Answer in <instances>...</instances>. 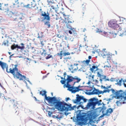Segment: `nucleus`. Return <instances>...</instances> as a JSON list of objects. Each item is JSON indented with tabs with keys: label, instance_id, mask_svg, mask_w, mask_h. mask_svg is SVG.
<instances>
[{
	"label": "nucleus",
	"instance_id": "1",
	"mask_svg": "<svg viewBox=\"0 0 126 126\" xmlns=\"http://www.w3.org/2000/svg\"><path fill=\"white\" fill-rule=\"evenodd\" d=\"M106 107L103 106L102 107H100L96 109L94 111L91 110L88 112L87 116L84 115H80L77 117V119L81 121L82 124L86 125L88 124L87 121L89 120V122L92 121L100 114L102 111V113H104L106 110Z\"/></svg>",
	"mask_w": 126,
	"mask_h": 126
},
{
	"label": "nucleus",
	"instance_id": "2",
	"mask_svg": "<svg viewBox=\"0 0 126 126\" xmlns=\"http://www.w3.org/2000/svg\"><path fill=\"white\" fill-rule=\"evenodd\" d=\"M48 105L53 106H55V108L61 111H68L69 110H72L75 108H78L81 107L82 109L87 110L89 108L90 106L98 104L99 105L100 103H88L85 106L79 105L77 107L76 105H74L71 107V104H68L66 103H46Z\"/></svg>",
	"mask_w": 126,
	"mask_h": 126
},
{
	"label": "nucleus",
	"instance_id": "3",
	"mask_svg": "<svg viewBox=\"0 0 126 126\" xmlns=\"http://www.w3.org/2000/svg\"><path fill=\"white\" fill-rule=\"evenodd\" d=\"M66 85L65 84L66 87L68 88V90L71 91L72 93H75L80 91H82L83 89L81 88L85 87L84 86H81L79 85L77 87H75L74 85L76 83L79 82L81 80L77 76L74 77L69 75H67L66 79Z\"/></svg>",
	"mask_w": 126,
	"mask_h": 126
},
{
	"label": "nucleus",
	"instance_id": "4",
	"mask_svg": "<svg viewBox=\"0 0 126 126\" xmlns=\"http://www.w3.org/2000/svg\"><path fill=\"white\" fill-rule=\"evenodd\" d=\"M0 65L3 70L6 69L7 72L8 73L12 74L14 78L19 79L20 80H23L24 79H26V77L22 75L18 72L17 65H11L8 69V65L6 63L1 62L0 63Z\"/></svg>",
	"mask_w": 126,
	"mask_h": 126
},
{
	"label": "nucleus",
	"instance_id": "5",
	"mask_svg": "<svg viewBox=\"0 0 126 126\" xmlns=\"http://www.w3.org/2000/svg\"><path fill=\"white\" fill-rule=\"evenodd\" d=\"M46 93V92L45 90L41 91L40 92V94L42 96H45V100H46L48 102H64V101H61V99L60 97L47 96Z\"/></svg>",
	"mask_w": 126,
	"mask_h": 126
},
{
	"label": "nucleus",
	"instance_id": "6",
	"mask_svg": "<svg viewBox=\"0 0 126 126\" xmlns=\"http://www.w3.org/2000/svg\"><path fill=\"white\" fill-rule=\"evenodd\" d=\"M117 21L114 20H111L109 21L108 23L109 26L112 28L116 30H118V34L119 36H122L124 34V32L121 31L122 29L117 23Z\"/></svg>",
	"mask_w": 126,
	"mask_h": 126
},
{
	"label": "nucleus",
	"instance_id": "7",
	"mask_svg": "<svg viewBox=\"0 0 126 126\" xmlns=\"http://www.w3.org/2000/svg\"><path fill=\"white\" fill-rule=\"evenodd\" d=\"M86 91L87 92L90 91V92H88V93H89L90 94H97L99 95L101 94L102 93V91L96 89L94 87H91L90 89L89 90H86Z\"/></svg>",
	"mask_w": 126,
	"mask_h": 126
},
{
	"label": "nucleus",
	"instance_id": "8",
	"mask_svg": "<svg viewBox=\"0 0 126 126\" xmlns=\"http://www.w3.org/2000/svg\"><path fill=\"white\" fill-rule=\"evenodd\" d=\"M76 96V99L74 100V102H83V101L86 102L87 100L83 96L79 95L78 94H77Z\"/></svg>",
	"mask_w": 126,
	"mask_h": 126
},
{
	"label": "nucleus",
	"instance_id": "9",
	"mask_svg": "<svg viewBox=\"0 0 126 126\" xmlns=\"http://www.w3.org/2000/svg\"><path fill=\"white\" fill-rule=\"evenodd\" d=\"M21 5L23 4V5L22 6L23 7L29 9H31L34 7L36 5L34 2H32L30 4H28L26 5H25V4L23 2L21 3Z\"/></svg>",
	"mask_w": 126,
	"mask_h": 126
},
{
	"label": "nucleus",
	"instance_id": "10",
	"mask_svg": "<svg viewBox=\"0 0 126 126\" xmlns=\"http://www.w3.org/2000/svg\"><path fill=\"white\" fill-rule=\"evenodd\" d=\"M101 55L104 58H106L107 60H110L111 59L112 55L109 53H108L106 51H103L101 54Z\"/></svg>",
	"mask_w": 126,
	"mask_h": 126
},
{
	"label": "nucleus",
	"instance_id": "11",
	"mask_svg": "<svg viewBox=\"0 0 126 126\" xmlns=\"http://www.w3.org/2000/svg\"><path fill=\"white\" fill-rule=\"evenodd\" d=\"M41 15L42 16L44 17V19L46 20H47L49 21L50 20V17L49 16V14L47 12V14L45 12H44L43 11L41 12Z\"/></svg>",
	"mask_w": 126,
	"mask_h": 126
},
{
	"label": "nucleus",
	"instance_id": "12",
	"mask_svg": "<svg viewBox=\"0 0 126 126\" xmlns=\"http://www.w3.org/2000/svg\"><path fill=\"white\" fill-rule=\"evenodd\" d=\"M70 53L69 52H63V51H61L60 53H57V55L60 57V59H62L63 56H65L67 55H70Z\"/></svg>",
	"mask_w": 126,
	"mask_h": 126
},
{
	"label": "nucleus",
	"instance_id": "13",
	"mask_svg": "<svg viewBox=\"0 0 126 126\" xmlns=\"http://www.w3.org/2000/svg\"><path fill=\"white\" fill-rule=\"evenodd\" d=\"M120 92H122L121 90H120L119 91H116V93H115V94L116 95L117 98H121V99L123 101L124 100L123 98L125 97L122 96V93H120Z\"/></svg>",
	"mask_w": 126,
	"mask_h": 126
},
{
	"label": "nucleus",
	"instance_id": "14",
	"mask_svg": "<svg viewBox=\"0 0 126 126\" xmlns=\"http://www.w3.org/2000/svg\"><path fill=\"white\" fill-rule=\"evenodd\" d=\"M21 44L23 45V46L22 47H20L19 46L17 45H16L15 43H14L11 47V49L12 50H14L15 49L17 48L18 49H20L21 50H23L24 48V44L22 43Z\"/></svg>",
	"mask_w": 126,
	"mask_h": 126
},
{
	"label": "nucleus",
	"instance_id": "15",
	"mask_svg": "<svg viewBox=\"0 0 126 126\" xmlns=\"http://www.w3.org/2000/svg\"><path fill=\"white\" fill-rule=\"evenodd\" d=\"M113 111V109L111 108L108 109L106 110V112L105 113H103L102 115L100 116L99 118H102L105 115L109 116Z\"/></svg>",
	"mask_w": 126,
	"mask_h": 126
},
{
	"label": "nucleus",
	"instance_id": "16",
	"mask_svg": "<svg viewBox=\"0 0 126 126\" xmlns=\"http://www.w3.org/2000/svg\"><path fill=\"white\" fill-rule=\"evenodd\" d=\"M117 30H116L115 29H114L112 31L109 32V35H110V38H114L116 36V34H117L118 35H119L117 34L118 33V32H117V33H116L115 32V31H117Z\"/></svg>",
	"mask_w": 126,
	"mask_h": 126
},
{
	"label": "nucleus",
	"instance_id": "17",
	"mask_svg": "<svg viewBox=\"0 0 126 126\" xmlns=\"http://www.w3.org/2000/svg\"><path fill=\"white\" fill-rule=\"evenodd\" d=\"M78 65V64H74V65L71 66L70 69L71 72L73 73L77 71L78 68L77 66V65Z\"/></svg>",
	"mask_w": 126,
	"mask_h": 126
},
{
	"label": "nucleus",
	"instance_id": "18",
	"mask_svg": "<svg viewBox=\"0 0 126 126\" xmlns=\"http://www.w3.org/2000/svg\"><path fill=\"white\" fill-rule=\"evenodd\" d=\"M0 9L1 10L5 11H8V4H1L0 3Z\"/></svg>",
	"mask_w": 126,
	"mask_h": 126
},
{
	"label": "nucleus",
	"instance_id": "19",
	"mask_svg": "<svg viewBox=\"0 0 126 126\" xmlns=\"http://www.w3.org/2000/svg\"><path fill=\"white\" fill-rule=\"evenodd\" d=\"M88 102H99L98 99L94 97L91 98L88 100Z\"/></svg>",
	"mask_w": 126,
	"mask_h": 126
},
{
	"label": "nucleus",
	"instance_id": "20",
	"mask_svg": "<svg viewBox=\"0 0 126 126\" xmlns=\"http://www.w3.org/2000/svg\"><path fill=\"white\" fill-rule=\"evenodd\" d=\"M97 70V66H93L90 69V71L92 72H94Z\"/></svg>",
	"mask_w": 126,
	"mask_h": 126
},
{
	"label": "nucleus",
	"instance_id": "21",
	"mask_svg": "<svg viewBox=\"0 0 126 126\" xmlns=\"http://www.w3.org/2000/svg\"><path fill=\"white\" fill-rule=\"evenodd\" d=\"M97 75L100 78H101L103 79H105L106 78V77L105 75H101L100 73L98 72L97 73Z\"/></svg>",
	"mask_w": 126,
	"mask_h": 126
},
{
	"label": "nucleus",
	"instance_id": "22",
	"mask_svg": "<svg viewBox=\"0 0 126 126\" xmlns=\"http://www.w3.org/2000/svg\"><path fill=\"white\" fill-rule=\"evenodd\" d=\"M3 100L5 101H6L7 102H14V100L11 99L10 98H5V97H4Z\"/></svg>",
	"mask_w": 126,
	"mask_h": 126
},
{
	"label": "nucleus",
	"instance_id": "23",
	"mask_svg": "<svg viewBox=\"0 0 126 126\" xmlns=\"http://www.w3.org/2000/svg\"><path fill=\"white\" fill-rule=\"evenodd\" d=\"M65 22L67 23H72L74 22V21L70 19L69 18L65 20Z\"/></svg>",
	"mask_w": 126,
	"mask_h": 126
},
{
	"label": "nucleus",
	"instance_id": "24",
	"mask_svg": "<svg viewBox=\"0 0 126 126\" xmlns=\"http://www.w3.org/2000/svg\"><path fill=\"white\" fill-rule=\"evenodd\" d=\"M15 3H13V5H17V6L18 7H19V0H15Z\"/></svg>",
	"mask_w": 126,
	"mask_h": 126
},
{
	"label": "nucleus",
	"instance_id": "25",
	"mask_svg": "<svg viewBox=\"0 0 126 126\" xmlns=\"http://www.w3.org/2000/svg\"><path fill=\"white\" fill-rule=\"evenodd\" d=\"M67 43V42L64 41H63L62 43V44L64 46V47L66 46V45H67V47L69 49L70 47L69 46V44Z\"/></svg>",
	"mask_w": 126,
	"mask_h": 126
},
{
	"label": "nucleus",
	"instance_id": "26",
	"mask_svg": "<svg viewBox=\"0 0 126 126\" xmlns=\"http://www.w3.org/2000/svg\"><path fill=\"white\" fill-rule=\"evenodd\" d=\"M45 25L47 26L48 28L50 27V25L49 22L48 21H46L45 23Z\"/></svg>",
	"mask_w": 126,
	"mask_h": 126
},
{
	"label": "nucleus",
	"instance_id": "27",
	"mask_svg": "<svg viewBox=\"0 0 126 126\" xmlns=\"http://www.w3.org/2000/svg\"><path fill=\"white\" fill-rule=\"evenodd\" d=\"M90 62V60H87L86 61H84L83 62V63H86L87 65H88Z\"/></svg>",
	"mask_w": 126,
	"mask_h": 126
},
{
	"label": "nucleus",
	"instance_id": "28",
	"mask_svg": "<svg viewBox=\"0 0 126 126\" xmlns=\"http://www.w3.org/2000/svg\"><path fill=\"white\" fill-rule=\"evenodd\" d=\"M63 16L64 19V20L65 21V20L67 19V18H69V16L66 15L65 13H63Z\"/></svg>",
	"mask_w": 126,
	"mask_h": 126
},
{
	"label": "nucleus",
	"instance_id": "29",
	"mask_svg": "<svg viewBox=\"0 0 126 126\" xmlns=\"http://www.w3.org/2000/svg\"><path fill=\"white\" fill-rule=\"evenodd\" d=\"M8 41L7 40L4 41L2 43V45H4L5 46L6 45H7V46H8Z\"/></svg>",
	"mask_w": 126,
	"mask_h": 126
},
{
	"label": "nucleus",
	"instance_id": "30",
	"mask_svg": "<svg viewBox=\"0 0 126 126\" xmlns=\"http://www.w3.org/2000/svg\"><path fill=\"white\" fill-rule=\"evenodd\" d=\"M103 90V91H102V93L103 94L104 93H106V92L109 93L110 91V90L109 89H106Z\"/></svg>",
	"mask_w": 126,
	"mask_h": 126
},
{
	"label": "nucleus",
	"instance_id": "31",
	"mask_svg": "<svg viewBox=\"0 0 126 126\" xmlns=\"http://www.w3.org/2000/svg\"><path fill=\"white\" fill-rule=\"evenodd\" d=\"M122 79H121L118 82H117V83L116 84H117V85H119L120 86H121L122 85L121 83L122 82Z\"/></svg>",
	"mask_w": 126,
	"mask_h": 126
},
{
	"label": "nucleus",
	"instance_id": "32",
	"mask_svg": "<svg viewBox=\"0 0 126 126\" xmlns=\"http://www.w3.org/2000/svg\"><path fill=\"white\" fill-rule=\"evenodd\" d=\"M110 33L109 32H104V36L107 37H109L110 38V36H110V35H109V33Z\"/></svg>",
	"mask_w": 126,
	"mask_h": 126
},
{
	"label": "nucleus",
	"instance_id": "33",
	"mask_svg": "<svg viewBox=\"0 0 126 126\" xmlns=\"http://www.w3.org/2000/svg\"><path fill=\"white\" fill-rule=\"evenodd\" d=\"M63 79H64V80H61L60 81L61 82L62 84H64L66 82V81H67L66 79H65V77H64Z\"/></svg>",
	"mask_w": 126,
	"mask_h": 126
},
{
	"label": "nucleus",
	"instance_id": "34",
	"mask_svg": "<svg viewBox=\"0 0 126 126\" xmlns=\"http://www.w3.org/2000/svg\"><path fill=\"white\" fill-rule=\"evenodd\" d=\"M37 38L39 39V40L41 41H43L44 40L43 37L42 36H39Z\"/></svg>",
	"mask_w": 126,
	"mask_h": 126
},
{
	"label": "nucleus",
	"instance_id": "35",
	"mask_svg": "<svg viewBox=\"0 0 126 126\" xmlns=\"http://www.w3.org/2000/svg\"><path fill=\"white\" fill-rule=\"evenodd\" d=\"M52 57V56L50 55V54H49L48 55V56L46 57V59H48L51 58Z\"/></svg>",
	"mask_w": 126,
	"mask_h": 126
},
{
	"label": "nucleus",
	"instance_id": "36",
	"mask_svg": "<svg viewBox=\"0 0 126 126\" xmlns=\"http://www.w3.org/2000/svg\"><path fill=\"white\" fill-rule=\"evenodd\" d=\"M96 32L99 33H100L102 32V31L100 30L97 29V30H96Z\"/></svg>",
	"mask_w": 126,
	"mask_h": 126
},
{
	"label": "nucleus",
	"instance_id": "37",
	"mask_svg": "<svg viewBox=\"0 0 126 126\" xmlns=\"http://www.w3.org/2000/svg\"><path fill=\"white\" fill-rule=\"evenodd\" d=\"M70 27L71 30V31H72L73 32H74L75 31V29L71 27V26H70Z\"/></svg>",
	"mask_w": 126,
	"mask_h": 126
},
{
	"label": "nucleus",
	"instance_id": "38",
	"mask_svg": "<svg viewBox=\"0 0 126 126\" xmlns=\"http://www.w3.org/2000/svg\"><path fill=\"white\" fill-rule=\"evenodd\" d=\"M110 90V91L111 90L112 94H115V93H116V91H115V90L113 89L112 88H111Z\"/></svg>",
	"mask_w": 126,
	"mask_h": 126
},
{
	"label": "nucleus",
	"instance_id": "39",
	"mask_svg": "<svg viewBox=\"0 0 126 126\" xmlns=\"http://www.w3.org/2000/svg\"><path fill=\"white\" fill-rule=\"evenodd\" d=\"M52 112L48 111V114L49 116H51V115L52 114Z\"/></svg>",
	"mask_w": 126,
	"mask_h": 126
},
{
	"label": "nucleus",
	"instance_id": "40",
	"mask_svg": "<svg viewBox=\"0 0 126 126\" xmlns=\"http://www.w3.org/2000/svg\"><path fill=\"white\" fill-rule=\"evenodd\" d=\"M62 36L60 34H58L57 35V37H58L59 38H61L62 37Z\"/></svg>",
	"mask_w": 126,
	"mask_h": 126
},
{
	"label": "nucleus",
	"instance_id": "41",
	"mask_svg": "<svg viewBox=\"0 0 126 126\" xmlns=\"http://www.w3.org/2000/svg\"><path fill=\"white\" fill-rule=\"evenodd\" d=\"M70 100V99L69 97H67L66 98L65 100L66 102H67L68 100Z\"/></svg>",
	"mask_w": 126,
	"mask_h": 126
},
{
	"label": "nucleus",
	"instance_id": "42",
	"mask_svg": "<svg viewBox=\"0 0 126 126\" xmlns=\"http://www.w3.org/2000/svg\"><path fill=\"white\" fill-rule=\"evenodd\" d=\"M51 7L53 9L55 10V7L53 6H51Z\"/></svg>",
	"mask_w": 126,
	"mask_h": 126
},
{
	"label": "nucleus",
	"instance_id": "43",
	"mask_svg": "<svg viewBox=\"0 0 126 126\" xmlns=\"http://www.w3.org/2000/svg\"><path fill=\"white\" fill-rule=\"evenodd\" d=\"M94 75H93L91 76V77L92 79L93 80V81L94 80Z\"/></svg>",
	"mask_w": 126,
	"mask_h": 126
},
{
	"label": "nucleus",
	"instance_id": "44",
	"mask_svg": "<svg viewBox=\"0 0 126 126\" xmlns=\"http://www.w3.org/2000/svg\"><path fill=\"white\" fill-rule=\"evenodd\" d=\"M110 80L111 81H113L115 80L114 78H111L110 79Z\"/></svg>",
	"mask_w": 126,
	"mask_h": 126
},
{
	"label": "nucleus",
	"instance_id": "45",
	"mask_svg": "<svg viewBox=\"0 0 126 126\" xmlns=\"http://www.w3.org/2000/svg\"><path fill=\"white\" fill-rule=\"evenodd\" d=\"M111 85L108 86H107V87H106V89H108L109 88H110L111 87Z\"/></svg>",
	"mask_w": 126,
	"mask_h": 126
},
{
	"label": "nucleus",
	"instance_id": "46",
	"mask_svg": "<svg viewBox=\"0 0 126 126\" xmlns=\"http://www.w3.org/2000/svg\"><path fill=\"white\" fill-rule=\"evenodd\" d=\"M101 87L102 88V89H106V87L105 86H101Z\"/></svg>",
	"mask_w": 126,
	"mask_h": 126
},
{
	"label": "nucleus",
	"instance_id": "47",
	"mask_svg": "<svg viewBox=\"0 0 126 126\" xmlns=\"http://www.w3.org/2000/svg\"><path fill=\"white\" fill-rule=\"evenodd\" d=\"M40 43L41 44V45L42 46H43L44 45V44L43 43V41H41Z\"/></svg>",
	"mask_w": 126,
	"mask_h": 126
},
{
	"label": "nucleus",
	"instance_id": "48",
	"mask_svg": "<svg viewBox=\"0 0 126 126\" xmlns=\"http://www.w3.org/2000/svg\"><path fill=\"white\" fill-rule=\"evenodd\" d=\"M95 81L96 83H98V81L97 80H96V79H95V80L94 79V81Z\"/></svg>",
	"mask_w": 126,
	"mask_h": 126
},
{
	"label": "nucleus",
	"instance_id": "49",
	"mask_svg": "<svg viewBox=\"0 0 126 126\" xmlns=\"http://www.w3.org/2000/svg\"><path fill=\"white\" fill-rule=\"evenodd\" d=\"M108 67V68L111 67V66L110 65L109 66H108L107 65L104 66V67Z\"/></svg>",
	"mask_w": 126,
	"mask_h": 126
},
{
	"label": "nucleus",
	"instance_id": "50",
	"mask_svg": "<svg viewBox=\"0 0 126 126\" xmlns=\"http://www.w3.org/2000/svg\"><path fill=\"white\" fill-rule=\"evenodd\" d=\"M69 32L70 34H71L72 33V32L71 31V30H69Z\"/></svg>",
	"mask_w": 126,
	"mask_h": 126
},
{
	"label": "nucleus",
	"instance_id": "51",
	"mask_svg": "<svg viewBox=\"0 0 126 126\" xmlns=\"http://www.w3.org/2000/svg\"><path fill=\"white\" fill-rule=\"evenodd\" d=\"M106 50V49L105 48H104L103 49V51H102V54L103 53V51H105V50Z\"/></svg>",
	"mask_w": 126,
	"mask_h": 126
},
{
	"label": "nucleus",
	"instance_id": "52",
	"mask_svg": "<svg viewBox=\"0 0 126 126\" xmlns=\"http://www.w3.org/2000/svg\"><path fill=\"white\" fill-rule=\"evenodd\" d=\"M47 2L48 3L52 2V1L51 0H47Z\"/></svg>",
	"mask_w": 126,
	"mask_h": 126
},
{
	"label": "nucleus",
	"instance_id": "53",
	"mask_svg": "<svg viewBox=\"0 0 126 126\" xmlns=\"http://www.w3.org/2000/svg\"><path fill=\"white\" fill-rule=\"evenodd\" d=\"M111 99H106V100H107V101L108 102H109L110 101V100H111Z\"/></svg>",
	"mask_w": 126,
	"mask_h": 126
},
{
	"label": "nucleus",
	"instance_id": "54",
	"mask_svg": "<svg viewBox=\"0 0 126 126\" xmlns=\"http://www.w3.org/2000/svg\"><path fill=\"white\" fill-rule=\"evenodd\" d=\"M91 58H92V57L91 56H89L88 57V59H89L88 60H90V59H91Z\"/></svg>",
	"mask_w": 126,
	"mask_h": 126
},
{
	"label": "nucleus",
	"instance_id": "55",
	"mask_svg": "<svg viewBox=\"0 0 126 126\" xmlns=\"http://www.w3.org/2000/svg\"><path fill=\"white\" fill-rule=\"evenodd\" d=\"M123 85H124V87H125L126 88V84L124 83H123Z\"/></svg>",
	"mask_w": 126,
	"mask_h": 126
},
{
	"label": "nucleus",
	"instance_id": "56",
	"mask_svg": "<svg viewBox=\"0 0 126 126\" xmlns=\"http://www.w3.org/2000/svg\"><path fill=\"white\" fill-rule=\"evenodd\" d=\"M66 75V72H64L63 74V76H64V77L65 78V76Z\"/></svg>",
	"mask_w": 126,
	"mask_h": 126
},
{
	"label": "nucleus",
	"instance_id": "57",
	"mask_svg": "<svg viewBox=\"0 0 126 126\" xmlns=\"http://www.w3.org/2000/svg\"><path fill=\"white\" fill-rule=\"evenodd\" d=\"M34 97L35 98V100L36 101H39V100H37V99L35 97Z\"/></svg>",
	"mask_w": 126,
	"mask_h": 126
},
{
	"label": "nucleus",
	"instance_id": "58",
	"mask_svg": "<svg viewBox=\"0 0 126 126\" xmlns=\"http://www.w3.org/2000/svg\"><path fill=\"white\" fill-rule=\"evenodd\" d=\"M102 79H101V78H100V81H101V82H102Z\"/></svg>",
	"mask_w": 126,
	"mask_h": 126
},
{
	"label": "nucleus",
	"instance_id": "59",
	"mask_svg": "<svg viewBox=\"0 0 126 126\" xmlns=\"http://www.w3.org/2000/svg\"><path fill=\"white\" fill-rule=\"evenodd\" d=\"M123 82H124H124H126V80H124L123 81Z\"/></svg>",
	"mask_w": 126,
	"mask_h": 126
},
{
	"label": "nucleus",
	"instance_id": "60",
	"mask_svg": "<svg viewBox=\"0 0 126 126\" xmlns=\"http://www.w3.org/2000/svg\"><path fill=\"white\" fill-rule=\"evenodd\" d=\"M102 102V100H100L99 101V102Z\"/></svg>",
	"mask_w": 126,
	"mask_h": 126
},
{
	"label": "nucleus",
	"instance_id": "61",
	"mask_svg": "<svg viewBox=\"0 0 126 126\" xmlns=\"http://www.w3.org/2000/svg\"><path fill=\"white\" fill-rule=\"evenodd\" d=\"M51 94L52 96H53V93H51Z\"/></svg>",
	"mask_w": 126,
	"mask_h": 126
},
{
	"label": "nucleus",
	"instance_id": "62",
	"mask_svg": "<svg viewBox=\"0 0 126 126\" xmlns=\"http://www.w3.org/2000/svg\"><path fill=\"white\" fill-rule=\"evenodd\" d=\"M23 92V90H22V92H21L22 93Z\"/></svg>",
	"mask_w": 126,
	"mask_h": 126
},
{
	"label": "nucleus",
	"instance_id": "63",
	"mask_svg": "<svg viewBox=\"0 0 126 126\" xmlns=\"http://www.w3.org/2000/svg\"><path fill=\"white\" fill-rule=\"evenodd\" d=\"M40 11H41L42 10V9H40Z\"/></svg>",
	"mask_w": 126,
	"mask_h": 126
},
{
	"label": "nucleus",
	"instance_id": "64",
	"mask_svg": "<svg viewBox=\"0 0 126 126\" xmlns=\"http://www.w3.org/2000/svg\"><path fill=\"white\" fill-rule=\"evenodd\" d=\"M117 103V102H119V101H117V102H116Z\"/></svg>",
	"mask_w": 126,
	"mask_h": 126
}]
</instances>
